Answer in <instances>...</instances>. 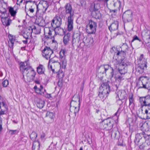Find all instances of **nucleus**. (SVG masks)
Returning a JSON list of instances; mask_svg holds the SVG:
<instances>
[{
    "label": "nucleus",
    "mask_w": 150,
    "mask_h": 150,
    "mask_svg": "<svg viewBox=\"0 0 150 150\" xmlns=\"http://www.w3.org/2000/svg\"><path fill=\"white\" fill-rule=\"evenodd\" d=\"M63 17H64V19L65 17L63 14H60L59 16L55 17L54 19L52 20L51 23L52 27H53L54 26L60 27L62 23V20Z\"/></svg>",
    "instance_id": "obj_8"
},
{
    "label": "nucleus",
    "mask_w": 150,
    "mask_h": 150,
    "mask_svg": "<svg viewBox=\"0 0 150 150\" xmlns=\"http://www.w3.org/2000/svg\"><path fill=\"white\" fill-rule=\"evenodd\" d=\"M128 64L124 62H122L119 64L118 71L121 74H124L127 72Z\"/></svg>",
    "instance_id": "obj_14"
},
{
    "label": "nucleus",
    "mask_w": 150,
    "mask_h": 150,
    "mask_svg": "<svg viewBox=\"0 0 150 150\" xmlns=\"http://www.w3.org/2000/svg\"><path fill=\"white\" fill-rule=\"evenodd\" d=\"M91 14L93 17L96 19H100L101 17V14L98 11H93L92 12H91Z\"/></svg>",
    "instance_id": "obj_27"
},
{
    "label": "nucleus",
    "mask_w": 150,
    "mask_h": 150,
    "mask_svg": "<svg viewBox=\"0 0 150 150\" xmlns=\"http://www.w3.org/2000/svg\"><path fill=\"white\" fill-rule=\"evenodd\" d=\"M113 1L114 2L113 5L114 7H117L118 8H119L121 5V2L118 0H114Z\"/></svg>",
    "instance_id": "obj_39"
},
{
    "label": "nucleus",
    "mask_w": 150,
    "mask_h": 150,
    "mask_svg": "<svg viewBox=\"0 0 150 150\" xmlns=\"http://www.w3.org/2000/svg\"><path fill=\"white\" fill-rule=\"evenodd\" d=\"M143 54H142L140 56L139 59H138V63H139L140 62L142 63V62L145 61H143Z\"/></svg>",
    "instance_id": "obj_53"
},
{
    "label": "nucleus",
    "mask_w": 150,
    "mask_h": 150,
    "mask_svg": "<svg viewBox=\"0 0 150 150\" xmlns=\"http://www.w3.org/2000/svg\"><path fill=\"white\" fill-rule=\"evenodd\" d=\"M8 37L11 43H14V41L16 40L15 36L12 35H9Z\"/></svg>",
    "instance_id": "obj_45"
},
{
    "label": "nucleus",
    "mask_w": 150,
    "mask_h": 150,
    "mask_svg": "<svg viewBox=\"0 0 150 150\" xmlns=\"http://www.w3.org/2000/svg\"><path fill=\"white\" fill-rule=\"evenodd\" d=\"M23 0H17L16 4L19 5H20V4L23 2Z\"/></svg>",
    "instance_id": "obj_62"
},
{
    "label": "nucleus",
    "mask_w": 150,
    "mask_h": 150,
    "mask_svg": "<svg viewBox=\"0 0 150 150\" xmlns=\"http://www.w3.org/2000/svg\"><path fill=\"white\" fill-rule=\"evenodd\" d=\"M1 21L3 25L6 26L10 25L11 20L10 21V18L8 16H5L4 18H2Z\"/></svg>",
    "instance_id": "obj_28"
},
{
    "label": "nucleus",
    "mask_w": 150,
    "mask_h": 150,
    "mask_svg": "<svg viewBox=\"0 0 150 150\" xmlns=\"http://www.w3.org/2000/svg\"><path fill=\"white\" fill-rule=\"evenodd\" d=\"M65 12L66 14H69L68 18H73L74 15V11L72 9L71 5L70 3H67L64 7Z\"/></svg>",
    "instance_id": "obj_9"
},
{
    "label": "nucleus",
    "mask_w": 150,
    "mask_h": 150,
    "mask_svg": "<svg viewBox=\"0 0 150 150\" xmlns=\"http://www.w3.org/2000/svg\"><path fill=\"white\" fill-rule=\"evenodd\" d=\"M143 132V137L145 139H149V136H150V134H146V133H145L144 132Z\"/></svg>",
    "instance_id": "obj_51"
},
{
    "label": "nucleus",
    "mask_w": 150,
    "mask_h": 150,
    "mask_svg": "<svg viewBox=\"0 0 150 150\" xmlns=\"http://www.w3.org/2000/svg\"><path fill=\"white\" fill-rule=\"evenodd\" d=\"M70 34L68 33L64 36L63 39V42L65 45H67L69 43V42L70 40Z\"/></svg>",
    "instance_id": "obj_34"
},
{
    "label": "nucleus",
    "mask_w": 150,
    "mask_h": 150,
    "mask_svg": "<svg viewBox=\"0 0 150 150\" xmlns=\"http://www.w3.org/2000/svg\"><path fill=\"white\" fill-rule=\"evenodd\" d=\"M23 35L25 39H28L29 37H30L32 36V35L31 34H29V33H27L25 32L24 33H23Z\"/></svg>",
    "instance_id": "obj_47"
},
{
    "label": "nucleus",
    "mask_w": 150,
    "mask_h": 150,
    "mask_svg": "<svg viewBox=\"0 0 150 150\" xmlns=\"http://www.w3.org/2000/svg\"><path fill=\"white\" fill-rule=\"evenodd\" d=\"M112 68V67L108 65H105L104 66H101L99 68V71L100 73L103 74L106 73L107 70H109L110 71Z\"/></svg>",
    "instance_id": "obj_22"
},
{
    "label": "nucleus",
    "mask_w": 150,
    "mask_h": 150,
    "mask_svg": "<svg viewBox=\"0 0 150 150\" xmlns=\"http://www.w3.org/2000/svg\"><path fill=\"white\" fill-rule=\"evenodd\" d=\"M126 93L124 90H121L118 92L117 96L119 98V101L126 98Z\"/></svg>",
    "instance_id": "obj_21"
},
{
    "label": "nucleus",
    "mask_w": 150,
    "mask_h": 150,
    "mask_svg": "<svg viewBox=\"0 0 150 150\" xmlns=\"http://www.w3.org/2000/svg\"><path fill=\"white\" fill-rule=\"evenodd\" d=\"M57 76L60 78H62L64 77V73L62 72H61L60 73H59L57 74Z\"/></svg>",
    "instance_id": "obj_58"
},
{
    "label": "nucleus",
    "mask_w": 150,
    "mask_h": 150,
    "mask_svg": "<svg viewBox=\"0 0 150 150\" xmlns=\"http://www.w3.org/2000/svg\"><path fill=\"white\" fill-rule=\"evenodd\" d=\"M31 67L26 62H21L20 64V69L22 73H26Z\"/></svg>",
    "instance_id": "obj_16"
},
{
    "label": "nucleus",
    "mask_w": 150,
    "mask_h": 150,
    "mask_svg": "<svg viewBox=\"0 0 150 150\" xmlns=\"http://www.w3.org/2000/svg\"><path fill=\"white\" fill-rule=\"evenodd\" d=\"M7 8L6 4H5L4 6H2L1 7H0V12L2 14H5L6 13Z\"/></svg>",
    "instance_id": "obj_40"
},
{
    "label": "nucleus",
    "mask_w": 150,
    "mask_h": 150,
    "mask_svg": "<svg viewBox=\"0 0 150 150\" xmlns=\"http://www.w3.org/2000/svg\"><path fill=\"white\" fill-rule=\"evenodd\" d=\"M145 110H147L148 111H150V105L145 106Z\"/></svg>",
    "instance_id": "obj_61"
},
{
    "label": "nucleus",
    "mask_w": 150,
    "mask_h": 150,
    "mask_svg": "<svg viewBox=\"0 0 150 150\" xmlns=\"http://www.w3.org/2000/svg\"><path fill=\"white\" fill-rule=\"evenodd\" d=\"M143 136V132L142 133H137L136 134L135 136V139L134 141V142L137 145H139V143L140 142V140L142 138Z\"/></svg>",
    "instance_id": "obj_26"
},
{
    "label": "nucleus",
    "mask_w": 150,
    "mask_h": 150,
    "mask_svg": "<svg viewBox=\"0 0 150 150\" xmlns=\"http://www.w3.org/2000/svg\"><path fill=\"white\" fill-rule=\"evenodd\" d=\"M140 129L146 134H150V121L141 122L139 124Z\"/></svg>",
    "instance_id": "obj_5"
},
{
    "label": "nucleus",
    "mask_w": 150,
    "mask_h": 150,
    "mask_svg": "<svg viewBox=\"0 0 150 150\" xmlns=\"http://www.w3.org/2000/svg\"><path fill=\"white\" fill-rule=\"evenodd\" d=\"M7 110V106L3 100L2 98L0 95V114H4Z\"/></svg>",
    "instance_id": "obj_17"
},
{
    "label": "nucleus",
    "mask_w": 150,
    "mask_h": 150,
    "mask_svg": "<svg viewBox=\"0 0 150 150\" xmlns=\"http://www.w3.org/2000/svg\"><path fill=\"white\" fill-rule=\"evenodd\" d=\"M117 9H115L114 10H110V13H112V14H113L114 15H116L117 13Z\"/></svg>",
    "instance_id": "obj_57"
},
{
    "label": "nucleus",
    "mask_w": 150,
    "mask_h": 150,
    "mask_svg": "<svg viewBox=\"0 0 150 150\" xmlns=\"http://www.w3.org/2000/svg\"><path fill=\"white\" fill-rule=\"evenodd\" d=\"M80 97L78 95H74L72 98V100L70 104L71 105H72L73 104H74L79 103H80Z\"/></svg>",
    "instance_id": "obj_30"
},
{
    "label": "nucleus",
    "mask_w": 150,
    "mask_h": 150,
    "mask_svg": "<svg viewBox=\"0 0 150 150\" xmlns=\"http://www.w3.org/2000/svg\"><path fill=\"white\" fill-rule=\"evenodd\" d=\"M119 132L117 130H113L111 133V137L113 138L118 139L119 137Z\"/></svg>",
    "instance_id": "obj_37"
},
{
    "label": "nucleus",
    "mask_w": 150,
    "mask_h": 150,
    "mask_svg": "<svg viewBox=\"0 0 150 150\" xmlns=\"http://www.w3.org/2000/svg\"><path fill=\"white\" fill-rule=\"evenodd\" d=\"M122 50V51L126 52L127 53L131 54L132 53L133 50V48H132V50L129 48L128 46L126 43H123L121 47Z\"/></svg>",
    "instance_id": "obj_19"
},
{
    "label": "nucleus",
    "mask_w": 150,
    "mask_h": 150,
    "mask_svg": "<svg viewBox=\"0 0 150 150\" xmlns=\"http://www.w3.org/2000/svg\"><path fill=\"white\" fill-rule=\"evenodd\" d=\"M143 40L145 42L150 41V31L145 30L142 33Z\"/></svg>",
    "instance_id": "obj_18"
},
{
    "label": "nucleus",
    "mask_w": 150,
    "mask_h": 150,
    "mask_svg": "<svg viewBox=\"0 0 150 150\" xmlns=\"http://www.w3.org/2000/svg\"><path fill=\"white\" fill-rule=\"evenodd\" d=\"M46 116L51 119H52L54 117L53 113L52 112H47L46 113Z\"/></svg>",
    "instance_id": "obj_49"
},
{
    "label": "nucleus",
    "mask_w": 150,
    "mask_h": 150,
    "mask_svg": "<svg viewBox=\"0 0 150 150\" xmlns=\"http://www.w3.org/2000/svg\"><path fill=\"white\" fill-rule=\"evenodd\" d=\"M144 113V114L145 117V118L144 119H150V111H148L147 110H145Z\"/></svg>",
    "instance_id": "obj_44"
},
{
    "label": "nucleus",
    "mask_w": 150,
    "mask_h": 150,
    "mask_svg": "<svg viewBox=\"0 0 150 150\" xmlns=\"http://www.w3.org/2000/svg\"><path fill=\"white\" fill-rule=\"evenodd\" d=\"M80 40V37L79 36L76 37V38L74 37V35H73L72 39V45L74 46V45H77L79 43Z\"/></svg>",
    "instance_id": "obj_38"
},
{
    "label": "nucleus",
    "mask_w": 150,
    "mask_h": 150,
    "mask_svg": "<svg viewBox=\"0 0 150 150\" xmlns=\"http://www.w3.org/2000/svg\"><path fill=\"white\" fill-rule=\"evenodd\" d=\"M63 82L62 80H59L57 84L59 87H62L63 85Z\"/></svg>",
    "instance_id": "obj_59"
},
{
    "label": "nucleus",
    "mask_w": 150,
    "mask_h": 150,
    "mask_svg": "<svg viewBox=\"0 0 150 150\" xmlns=\"http://www.w3.org/2000/svg\"><path fill=\"white\" fill-rule=\"evenodd\" d=\"M146 45L148 47L150 48V41H147V42H145Z\"/></svg>",
    "instance_id": "obj_64"
},
{
    "label": "nucleus",
    "mask_w": 150,
    "mask_h": 150,
    "mask_svg": "<svg viewBox=\"0 0 150 150\" xmlns=\"http://www.w3.org/2000/svg\"><path fill=\"white\" fill-rule=\"evenodd\" d=\"M134 95L132 93L129 95V106L130 108L133 109L134 107Z\"/></svg>",
    "instance_id": "obj_23"
},
{
    "label": "nucleus",
    "mask_w": 150,
    "mask_h": 150,
    "mask_svg": "<svg viewBox=\"0 0 150 150\" xmlns=\"http://www.w3.org/2000/svg\"><path fill=\"white\" fill-rule=\"evenodd\" d=\"M118 22L115 21L109 26V29L110 31L116 30L118 29Z\"/></svg>",
    "instance_id": "obj_25"
},
{
    "label": "nucleus",
    "mask_w": 150,
    "mask_h": 150,
    "mask_svg": "<svg viewBox=\"0 0 150 150\" xmlns=\"http://www.w3.org/2000/svg\"><path fill=\"white\" fill-rule=\"evenodd\" d=\"M116 79L119 81V82H120L122 79H122V75L118 76L117 78Z\"/></svg>",
    "instance_id": "obj_60"
},
{
    "label": "nucleus",
    "mask_w": 150,
    "mask_h": 150,
    "mask_svg": "<svg viewBox=\"0 0 150 150\" xmlns=\"http://www.w3.org/2000/svg\"><path fill=\"white\" fill-rule=\"evenodd\" d=\"M126 52L122 51H118L117 52L116 54L117 56H118V58L120 57V59L122 62H123V60L125 59L126 56Z\"/></svg>",
    "instance_id": "obj_29"
},
{
    "label": "nucleus",
    "mask_w": 150,
    "mask_h": 150,
    "mask_svg": "<svg viewBox=\"0 0 150 150\" xmlns=\"http://www.w3.org/2000/svg\"><path fill=\"white\" fill-rule=\"evenodd\" d=\"M137 85L139 88H144L150 90V80L146 79L145 77L139 81Z\"/></svg>",
    "instance_id": "obj_6"
},
{
    "label": "nucleus",
    "mask_w": 150,
    "mask_h": 150,
    "mask_svg": "<svg viewBox=\"0 0 150 150\" xmlns=\"http://www.w3.org/2000/svg\"><path fill=\"white\" fill-rule=\"evenodd\" d=\"M132 13L130 10L125 11L123 14L122 18L123 21L125 22H128L130 21L132 18Z\"/></svg>",
    "instance_id": "obj_10"
},
{
    "label": "nucleus",
    "mask_w": 150,
    "mask_h": 150,
    "mask_svg": "<svg viewBox=\"0 0 150 150\" xmlns=\"http://www.w3.org/2000/svg\"><path fill=\"white\" fill-rule=\"evenodd\" d=\"M113 124V120L108 118L103 120L100 123V128L102 129L109 130L112 128Z\"/></svg>",
    "instance_id": "obj_3"
},
{
    "label": "nucleus",
    "mask_w": 150,
    "mask_h": 150,
    "mask_svg": "<svg viewBox=\"0 0 150 150\" xmlns=\"http://www.w3.org/2000/svg\"><path fill=\"white\" fill-rule=\"evenodd\" d=\"M45 103V102L44 100L40 99L37 102V106L39 108L42 109L44 107Z\"/></svg>",
    "instance_id": "obj_36"
},
{
    "label": "nucleus",
    "mask_w": 150,
    "mask_h": 150,
    "mask_svg": "<svg viewBox=\"0 0 150 150\" xmlns=\"http://www.w3.org/2000/svg\"><path fill=\"white\" fill-rule=\"evenodd\" d=\"M67 52L66 50L65 49H61L59 52L60 58L61 59L59 64L62 66L63 68L65 69L67 65V61L65 59V54Z\"/></svg>",
    "instance_id": "obj_7"
},
{
    "label": "nucleus",
    "mask_w": 150,
    "mask_h": 150,
    "mask_svg": "<svg viewBox=\"0 0 150 150\" xmlns=\"http://www.w3.org/2000/svg\"><path fill=\"white\" fill-rule=\"evenodd\" d=\"M115 56L114 55L113 57V60L112 61V62L114 63V64H119V62L118 61L117 59V58H115Z\"/></svg>",
    "instance_id": "obj_54"
},
{
    "label": "nucleus",
    "mask_w": 150,
    "mask_h": 150,
    "mask_svg": "<svg viewBox=\"0 0 150 150\" xmlns=\"http://www.w3.org/2000/svg\"><path fill=\"white\" fill-rule=\"evenodd\" d=\"M73 19L72 18H68L67 19V28L68 30L71 31L72 30L73 28Z\"/></svg>",
    "instance_id": "obj_24"
},
{
    "label": "nucleus",
    "mask_w": 150,
    "mask_h": 150,
    "mask_svg": "<svg viewBox=\"0 0 150 150\" xmlns=\"http://www.w3.org/2000/svg\"><path fill=\"white\" fill-rule=\"evenodd\" d=\"M37 30L36 27L35 26L33 29L31 27H30L28 28H27L26 29V30L25 32L27 33H29V34H31L32 35V33L33 30Z\"/></svg>",
    "instance_id": "obj_43"
},
{
    "label": "nucleus",
    "mask_w": 150,
    "mask_h": 150,
    "mask_svg": "<svg viewBox=\"0 0 150 150\" xmlns=\"http://www.w3.org/2000/svg\"><path fill=\"white\" fill-rule=\"evenodd\" d=\"M8 84V81L7 80H4L2 82V84L4 87H6Z\"/></svg>",
    "instance_id": "obj_52"
},
{
    "label": "nucleus",
    "mask_w": 150,
    "mask_h": 150,
    "mask_svg": "<svg viewBox=\"0 0 150 150\" xmlns=\"http://www.w3.org/2000/svg\"><path fill=\"white\" fill-rule=\"evenodd\" d=\"M139 101L142 105V108L145 106L150 105V96L148 95L145 97H140Z\"/></svg>",
    "instance_id": "obj_13"
},
{
    "label": "nucleus",
    "mask_w": 150,
    "mask_h": 150,
    "mask_svg": "<svg viewBox=\"0 0 150 150\" xmlns=\"http://www.w3.org/2000/svg\"><path fill=\"white\" fill-rule=\"evenodd\" d=\"M80 107V103H77L76 105H74V104H73L72 105H71L70 104V109H74V113L76 114V113L78 112L79 110Z\"/></svg>",
    "instance_id": "obj_31"
},
{
    "label": "nucleus",
    "mask_w": 150,
    "mask_h": 150,
    "mask_svg": "<svg viewBox=\"0 0 150 150\" xmlns=\"http://www.w3.org/2000/svg\"><path fill=\"white\" fill-rule=\"evenodd\" d=\"M40 145L39 142L38 141L33 142L32 146V150H40Z\"/></svg>",
    "instance_id": "obj_35"
},
{
    "label": "nucleus",
    "mask_w": 150,
    "mask_h": 150,
    "mask_svg": "<svg viewBox=\"0 0 150 150\" xmlns=\"http://www.w3.org/2000/svg\"><path fill=\"white\" fill-rule=\"evenodd\" d=\"M26 74V76L28 77H30V78L31 79L30 81H30L34 80L36 73L31 67H30V69L28 70V72Z\"/></svg>",
    "instance_id": "obj_20"
},
{
    "label": "nucleus",
    "mask_w": 150,
    "mask_h": 150,
    "mask_svg": "<svg viewBox=\"0 0 150 150\" xmlns=\"http://www.w3.org/2000/svg\"><path fill=\"white\" fill-rule=\"evenodd\" d=\"M36 6L37 7V11L36 12V14H37L39 13L40 9L39 8L38 5L36 4Z\"/></svg>",
    "instance_id": "obj_63"
},
{
    "label": "nucleus",
    "mask_w": 150,
    "mask_h": 150,
    "mask_svg": "<svg viewBox=\"0 0 150 150\" xmlns=\"http://www.w3.org/2000/svg\"><path fill=\"white\" fill-rule=\"evenodd\" d=\"M97 23L91 19L87 21L86 32L89 34H93L96 32Z\"/></svg>",
    "instance_id": "obj_4"
},
{
    "label": "nucleus",
    "mask_w": 150,
    "mask_h": 150,
    "mask_svg": "<svg viewBox=\"0 0 150 150\" xmlns=\"http://www.w3.org/2000/svg\"><path fill=\"white\" fill-rule=\"evenodd\" d=\"M33 1H32L30 0L27 1L26 2V5L27 4H28V3H30V7L28 9V11L27 12L26 10H25V12L27 15L29 16V14H30L31 13H33L34 11V9L36 7V4L33 3ZM33 2H35V1H33ZM26 8V5L25 6V8Z\"/></svg>",
    "instance_id": "obj_15"
},
{
    "label": "nucleus",
    "mask_w": 150,
    "mask_h": 150,
    "mask_svg": "<svg viewBox=\"0 0 150 150\" xmlns=\"http://www.w3.org/2000/svg\"><path fill=\"white\" fill-rule=\"evenodd\" d=\"M121 111L122 110L121 109L120 107L119 108L117 112L115 113V115L119 116Z\"/></svg>",
    "instance_id": "obj_55"
},
{
    "label": "nucleus",
    "mask_w": 150,
    "mask_h": 150,
    "mask_svg": "<svg viewBox=\"0 0 150 150\" xmlns=\"http://www.w3.org/2000/svg\"><path fill=\"white\" fill-rule=\"evenodd\" d=\"M57 59L56 57H54L53 58H52L51 59H50L49 62V64L50 63L52 62V63H58L59 64V63L60 62H58V61L57 60H56V59Z\"/></svg>",
    "instance_id": "obj_46"
},
{
    "label": "nucleus",
    "mask_w": 150,
    "mask_h": 150,
    "mask_svg": "<svg viewBox=\"0 0 150 150\" xmlns=\"http://www.w3.org/2000/svg\"><path fill=\"white\" fill-rule=\"evenodd\" d=\"M9 12L10 13L11 16L14 17L16 15V12L13 10V9L12 7H10L9 9Z\"/></svg>",
    "instance_id": "obj_42"
},
{
    "label": "nucleus",
    "mask_w": 150,
    "mask_h": 150,
    "mask_svg": "<svg viewBox=\"0 0 150 150\" xmlns=\"http://www.w3.org/2000/svg\"><path fill=\"white\" fill-rule=\"evenodd\" d=\"M139 40V42L141 41V40L139 39L137 36L135 35L133 37V39L132 41V42L134 40Z\"/></svg>",
    "instance_id": "obj_56"
},
{
    "label": "nucleus",
    "mask_w": 150,
    "mask_h": 150,
    "mask_svg": "<svg viewBox=\"0 0 150 150\" xmlns=\"http://www.w3.org/2000/svg\"><path fill=\"white\" fill-rule=\"evenodd\" d=\"M37 137V134L35 132H33L30 135L31 139L33 141L35 140Z\"/></svg>",
    "instance_id": "obj_41"
},
{
    "label": "nucleus",
    "mask_w": 150,
    "mask_h": 150,
    "mask_svg": "<svg viewBox=\"0 0 150 150\" xmlns=\"http://www.w3.org/2000/svg\"><path fill=\"white\" fill-rule=\"evenodd\" d=\"M38 23L39 26L41 27H44L45 26L46 23L44 20L42 18L40 17L36 19Z\"/></svg>",
    "instance_id": "obj_32"
},
{
    "label": "nucleus",
    "mask_w": 150,
    "mask_h": 150,
    "mask_svg": "<svg viewBox=\"0 0 150 150\" xmlns=\"http://www.w3.org/2000/svg\"><path fill=\"white\" fill-rule=\"evenodd\" d=\"M110 87L108 81L103 82L100 87V91L98 95V96L104 100L108 96L110 92Z\"/></svg>",
    "instance_id": "obj_1"
},
{
    "label": "nucleus",
    "mask_w": 150,
    "mask_h": 150,
    "mask_svg": "<svg viewBox=\"0 0 150 150\" xmlns=\"http://www.w3.org/2000/svg\"><path fill=\"white\" fill-rule=\"evenodd\" d=\"M45 69V67L42 65L40 64L37 68V71L39 74H44Z\"/></svg>",
    "instance_id": "obj_33"
},
{
    "label": "nucleus",
    "mask_w": 150,
    "mask_h": 150,
    "mask_svg": "<svg viewBox=\"0 0 150 150\" xmlns=\"http://www.w3.org/2000/svg\"><path fill=\"white\" fill-rule=\"evenodd\" d=\"M54 30L50 28V27H46L44 29V32L45 35L48 34V38L53 37L52 34L54 33L56 35H62L65 33L63 29L60 27L54 26Z\"/></svg>",
    "instance_id": "obj_2"
},
{
    "label": "nucleus",
    "mask_w": 150,
    "mask_h": 150,
    "mask_svg": "<svg viewBox=\"0 0 150 150\" xmlns=\"http://www.w3.org/2000/svg\"><path fill=\"white\" fill-rule=\"evenodd\" d=\"M147 65L146 61L139 62L136 66V71L140 74H142L144 72V70L146 69Z\"/></svg>",
    "instance_id": "obj_11"
},
{
    "label": "nucleus",
    "mask_w": 150,
    "mask_h": 150,
    "mask_svg": "<svg viewBox=\"0 0 150 150\" xmlns=\"http://www.w3.org/2000/svg\"><path fill=\"white\" fill-rule=\"evenodd\" d=\"M42 56L47 59L50 58L51 55L53 53L52 50L50 47H46L42 51Z\"/></svg>",
    "instance_id": "obj_12"
},
{
    "label": "nucleus",
    "mask_w": 150,
    "mask_h": 150,
    "mask_svg": "<svg viewBox=\"0 0 150 150\" xmlns=\"http://www.w3.org/2000/svg\"><path fill=\"white\" fill-rule=\"evenodd\" d=\"M109 71H110V75H109V76L110 79H112L114 77V70L112 68Z\"/></svg>",
    "instance_id": "obj_50"
},
{
    "label": "nucleus",
    "mask_w": 150,
    "mask_h": 150,
    "mask_svg": "<svg viewBox=\"0 0 150 150\" xmlns=\"http://www.w3.org/2000/svg\"><path fill=\"white\" fill-rule=\"evenodd\" d=\"M90 10L91 12H92L93 11H98V9L96 7V5L95 4H94L93 5L91 6Z\"/></svg>",
    "instance_id": "obj_48"
}]
</instances>
